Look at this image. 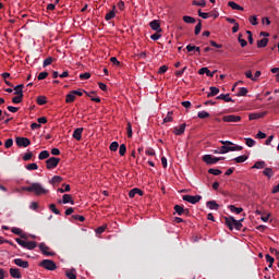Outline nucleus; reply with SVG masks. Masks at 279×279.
<instances>
[{
    "label": "nucleus",
    "instance_id": "nucleus-17",
    "mask_svg": "<svg viewBox=\"0 0 279 279\" xmlns=\"http://www.w3.org/2000/svg\"><path fill=\"white\" fill-rule=\"evenodd\" d=\"M83 132H84V128L75 129L74 132H73V138H75V141H82Z\"/></svg>",
    "mask_w": 279,
    "mask_h": 279
},
{
    "label": "nucleus",
    "instance_id": "nucleus-58",
    "mask_svg": "<svg viewBox=\"0 0 279 279\" xmlns=\"http://www.w3.org/2000/svg\"><path fill=\"white\" fill-rule=\"evenodd\" d=\"M80 80H90V73L85 72L80 74Z\"/></svg>",
    "mask_w": 279,
    "mask_h": 279
},
{
    "label": "nucleus",
    "instance_id": "nucleus-10",
    "mask_svg": "<svg viewBox=\"0 0 279 279\" xmlns=\"http://www.w3.org/2000/svg\"><path fill=\"white\" fill-rule=\"evenodd\" d=\"M222 121L223 123H239V121H241V116H234V114L223 116Z\"/></svg>",
    "mask_w": 279,
    "mask_h": 279
},
{
    "label": "nucleus",
    "instance_id": "nucleus-21",
    "mask_svg": "<svg viewBox=\"0 0 279 279\" xmlns=\"http://www.w3.org/2000/svg\"><path fill=\"white\" fill-rule=\"evenodd\" d=\"M62 204H75V202L73 201V196H71V194H64L62 197Z\"/></svg>",
    "mask_w": 279,
    "mask_h": 279
},
{
    "label": "nucleus",
    "instance_id": "nucleus-60",
    "mask_svg": "<svg viewBox=\"0 0 279 279\" xmlns=\"http://www.w3.org/2000/svg\"><path fill=\"white\" fill-rule=\"evenodd\" d=\"M53 63V58L49 57L44 60V66H49V64Z\"/></svg>",
    "mask_w": 279,
    "mask_h": 279
},
{
    "label": "nucleus",
    "instance_id": "nucleus-44",
    "mask_svg": "<svg viewBox=\"0 0 279 279\" xmlns=\"http://www.w3.org/2000/svg\"><path fill=\"white\" fill-rule=\"evenodd\" d=\"M174 210L177 214H179L180 216L184 215V207L180 206V205H175L174 206Z\"/></svg>",
    "mask_w": 279,
    "mask_h": 279
},
{
    "label": "nucleus",
    "instance_id": "nucleus-11",
    "mask_svg": "<svg viewBox=\"0 0 279 279\" xmlns=\"http://www.w3.org/2000/svg\"><path fill=\"white\" fill-rule=\"evenodd\" d=\"M38 247H39L41 254H44V256H54V253L51 252V248H50L49 246H47V244H45V243L41 242V243L38 245Z\"/></svg>",
    "mask_w": 279,
    "mask_h": 279
},
{
    "label": "nucleus",
    "instance_id": "nucleus-51",
    "mask_svg": "<svg viewBox=\"0 0 279 279\" xmlns=\"http://www.w3.org/2000/svg\"><path fill=\"white\" fill-rule=\"evenodd\" d=\"M12 145H14V140H12V138H9L4 142L5 149H10V147H12Z\"/></svg>",
    "mask_w": 279,
    "mask_h": 279
},
{
    "label": "nucleus",
    "instance_id": "nucleus-20",
    "mask_svg": "<svg viewBox=\"0 0 279 279\" xmlns=\"http://www.w3.org/2000/svg\"><path fill=\"white\" fill-rule=\"evenodd\" d=\"M117 16V5H113L112 10L106 14L105 19L106 21H112Z\"/></svg>",
    "mask_w": 279,
    "mask_h": 279
},
{
    "label": "nucleus",
    "instance_id": "nucleus-56",
    "mask_svg": "<svg viewBox=\"0 0 279 279\" xmlns=\"http://www.w3.org/2000/svg\"><path fill=\"white\" fill-rule=\"evenodd\" d=\"M266 260L269 263L268 267H274V257L269 254L266 255Z\"/></svg>",
    "mask_w": 279,
    "mask_h": 279
},
{
    "label": "nucleus",
    "instance_id": "nucleus-34",
    "mask_svg": "<svg viewBox=\"0 0 279 279\" xmlns=\"http://www.w3.org/2000/svg\"><path fill=\"white\" fill-rule=\"evenodd\" d=\"M38 158L39 160H47V158H49V151L43 150L41 153H39Z\"/></svg>",
    "mask_w": 279,
    "mask_h": 279
},
{
    "label": "nucleus",
    "instance_id": "nucleus-36",
    "mask_svg": "<svg viewBox=\"0 0 279 279\" xmlns=\"http://www.w3.org/2000/svg\"><path fill=\"white\" fill-rule=\"evenodd\" d=\"M233 160L234 162L242 163V162H245V160H247V156L241 155L239 157H235Z\"/></svg>",
    "mask_w": 279,
    "mask_h": 279
},
{
    "label": "nucleus",
    "instance_id": "nucleus-2",
    "mask_svg": "<svg viewBox=\"0 0 279 279\" xmlns=\"http://www.w3.org/2000/svg\"><path fill=\"white\" fill-rule=\"evenodd\" d=\"M221 146L220 147V153L221 154H228L229 151H242L243 150V146H239V145H235V146H232L234 145V143L230 142V141H220Z\"/></svg>",
    "mask_w": 279,
    "mask_h": 279
},
{
    "label": "nucleus",
    "instance_id": "nucleus-29",
    "mask_svg": "<svg viewBox=\"0 0 279 279\" xmlns=\"http://www.w3.org/2000/svg\"><path fill=\"white\" fill-rule=\"evenodd\" d=\"M60 182H62V177H60V175H54L49 181V183L52 185L60 184Z\"/></svg>",
    "mask_w": 279,
    "mask_h": 279
},
{
    "label": "nucleus",
    "instance_id": "nucleus-31",
    "mask_svg": "<svg viewBox=\"0 0 279 279\" xmlns=\"http://www.w3.org/2000/svg\"><path fill=\"white\" fill-rule=\"evenodd\" d=\"M183 21H184V23H187V24H191V25H193V24L196 23L195 17L189 16V15H184V16H183Z\"/></svg>",
    "mask_w": 279,
    "mask_h": 279
},
{
    "label": "nucleus",
    "instance_id": "nucleus-64",
    "mask_svg": "<svg viewBox=\"0 0 279 279\" xmlns=\"http://www.w3.org/2000/svg\"><path fill=\"white\" fill-rule=\"evenodd\" d=\"M202 32V23H198L196 26H195V36H198V34Z\"/></svg>",
    "mask_w": 279,
    "mask_h": 279
},
{
    "label": "nucleus",
    "instance_id": "nucleus-41",
    "mask_svg": "<svg viewBox=\"0 0 279 279\" xmlns=\"http://www.w3.org/2000/svg\"><path fill=\"white\" fill-rule=\"evenodd\" d=\"M198 119H208V117H210V113H208L207 111H199L197 113Z\"/></svg>",
    "mask_w": 279,
    "mask_h": 279
},
{
    "label": "nucleus",
    "instance_id": "nucleus-47",
    "mask_svg": "<svg viewBox=\"0 0 279 279\" xmlns=\"http://www.w3.org/2000/svg\"><path fill=\"white\" fill-rule=\"evenodd\" d=\"M208 173H210L211 175H221V170L215 169V168H210L208 170Z\"/></svg>",
    "mask_w": 279,
    "mask_h": 279
},
{
    "label": "nucleus",
    "instance_id": "nucleus-33",
    "mask_svg": "<svg viewBox=\"0 0 279 279\" xmlns=\"http://www.w3.org/2000/svg\"><path fill=\"white\" fill-rule=\"evenodd\" d=\"M171 121H173V111H169L163 118V123H171Z\"/></svg>",
    "mask_w": 279,
    "mask_h": 279
},
{
    "label": "nucleus",
    "instance_id": "nucleus-57",
    "mask_svg": "<svg viewBox=\"0 0 279 279\" xmlns=\"http://www.w3.org/2000/svg\"><path fill=\"white\" fill-rule=\"evenodd\" d=\"M49 76V73L47 72H40L37 76V80H47V77Z\"/></svg>",
    "mask_w": 279,
    "mask_h": 279
},
{
    "label": "nucleus",
    "instance_id": "nucleus-43",
    "mask_svg": "<svg viewBox=\"0 0 279 279\" xmlns=\"http://www.w3.org/2000/svg\"><path fill=\"white\" fill-rule=\"evenodd\" d=\"M218 99H223V101H227V102H230V101H232V98L230 97V95L229 94H221L219 97H218Z\"/></svg>",
    "mask_w": 279,
    "mask_h": 279
},
{
    "label": "nucleus",
    "instance_id": "nucleus-22",
    "mask_svg": "<svg viewBox=\"0 0 279 279\" xmlns=\"http://www.w3.org/2000/svg\"><path fill=\"white\" fill-rule=\"evenodd\" d=\"M206 206L209 208V210H219V204H217L215 201L207 202Z\"/></svg>",
    "mask_w": 279,
    "mask_h": 279
},
{
    "label": "nucleus",
    "instance_id": "nucleus-16",
    "mask_svg": "<svg viewBox=\"0 0 279 279\" xmlns=\"http://www.w3.org/2000/svg\"><path fill=\"white\" fill-rule=\"evenodd\" d=\"M14 264L17 267H22V269H27V267H29V263L27 260H23L21 258H15Z\"/></svg>",
    "mask_w": 279,
    "mask_h": 279
},
{
    "label": "nucleus",
    "instance_id": "nucleus-26",
    "mask_svg": "<svg viewBox=\"0 0 279 279\" xmlns=\"http://www.w3.org/2000/svg\"><path fill=\"white\" fill-rule=\"evenodd\" d=\"M65 276L69 279H77V275L75 272V269H69L65 271Z\"/></svg>",
    "mask_w": 279,
    "mask_h": 279
},
{
    "label": "nucleus",
    "instance_id": "nucleus-63",
    "mask_svg": "<svg viewBox=\"0 0 279 279\" xmlns=\"http://www.w3.org/2000/svg\"><path fill=\"white\" fill-rule=\"evenodd\" d=\"M146 156H156L154 148H148L145 150Z\"/></svg>",
    "mask_w": 279,
    "mask_h": 279
},
{
    "label": "nucleus",
    "instance_id": "nucleus-12",
    "mask_svg": "<svg viewBox=\"0 0 279 279\" xmlns=\"http://www.w3.org/2000/svg\"><path fill=\"white\" fill-rule=\"evenodd\" d=\"M183 201L184 202H189V204H197L198 202L202 201V196L201 195H183Z\"/></svg>",
    "mask_w": 279,
    "mask_h": 279
},
{
    "label": "nucleus",
    "instance_id": "nucleus-35",
    "mask_svg": "<svg viewBox=\"0 0 279 279\" xmlns=\"http://www.w3.org/2000/svg\"><path fill=\"white\" fill-rule=\"evenodd\" d=\"M264 175H266V178H272L274 177V169L271 168H266L264 171H263Z\"/></svg>",
    "mask_w": 279,
    "mask_h": 279
},
{
    "label": "nucleus",
    "instance_id": "nucleus-45",
    "mask_svg": "<svg viewBox=\"0 0 279 279\" xmlns=\"http://www.w3.org/2000/svg\"><path fill=\"white\" fill-rule=\"evenodd\" d=\"M125 151H128V147L125 146V144H121L119 148L120 156H125Z\"/></svg>",
    "mask_w": 279,
    "mask_h": 279
},
{
    "label": "nucleus",
    "instance_id": "nucleus-19",
    "mask_svg": "<svg viewBox=\"0 0 279 279\" xmlns=\"http://www.w3.org/2000/svg\"><path fill=\"white\" fill-rule=\"evenodd\" d=\"M136 195H140L141 197H143V192L138 187H135L129 192V197L131 199H133V197H136Z\"/></svg>",
    "mask_w": 279,
    "mask_h": 279
},
{
    "label": "nucleus",
    "instance_id": "nucleus-7",
    "mask_svg": "<svg viewBox=\"0 0 279 279\" xmlns=\"http://www.w3.org/2000/svg\"><path fill=\"white\" fill-rule=\"evenodd\" d=\"M203 160L206 165H217L219 160H223V157H213L211 155H204Z\"/></svg>",
    "mask_w": 279,
    "mask_h": 279
},
{
    "label": "nucleus",
    "instance_id": "nucleus-25",
    "mask_svg": "<svg viewBox=\"0 0 279 279\" xmlns=\"http://www.w3.org/2000/svg\"><path fill=\"white\" fill-rule=\"evenodd\" d=\"M229 8H231L232 10H239L240 12H243V7L239 5L236 2L234 1H229L228 2Z\"/></svg>",
    "mask_w": 279,
    "mask_h": 279
},
{
    "label": "nucleus",
    "instance_id": "nucleus-53",
    "mask_svg": "<svg viewBox=\"0 0 279 279\" xmlns=\"http://www.w3.org/2000/svg\"><path fill=\"white\" fill-rule=\"evenodd\" d=\"M126 133H128V137L132 138V123L128 122L126 124Z\"/></svg>",
    "mask_w": 279,
    "mask_h": 279
},
{
    "label": "nucleus",
    "instance_id": "nucleus-54",
    "mask_svg": "<svg viewBox=\"0 0 279 279\" xmlns=\"http://www.w3.org/2000/svg\"><path fill=\"white\" fill-rule=\"evenodd\" d=\"M23 101V96L16 95L12 98V104H21Z\"/></svg>",
    "mask_w": 279,
    "mask_h": 279
},
{
    "label": "nucleus",
    "instance_id": "nucleus-62",
    "mask_svg": "<svg viewBox=\"0 0 279 279\" xmlns=\"http://www.w3.org/2000/svg\"><path fill=\"white\" fill-rule=\"evenodd\" d=\"M29 208L31 210H37L39 208V205L37 202H32Z\"/></svg>",
    "mask_w": 279,
    "mask_h": 279
},
{
    "label": "nucleus",
    "instance_id": "nucleus-23",
    "mask_svg": "<svg viewBox=\"0 0 279 279\" xmlns=\"http://www.w3.org/2000/svg\"><path fill=\"white\" fill-rule=\"evenodd\" d=\"M10 276L11 278L21 279V270H19L17 268H10Z\"/></svg>",
    "mask_w": 279,
    "mask_h": 279
},
{
    "label": "nucleus",
    "instance_id": "nucleus-4",
    "mask_svg": "<svg viewBox=\"0 0 279 279\" xmlns=\"http://www.w3.org/2000/svg\"><path fill=\"white\" fill-rule=\"evenodd\" d=\"M225 223L229 228V230H241L243 228V223H241V220H236L232 217L226 218Z\"/></svg>",
    "mask_w": 279,
    "mask_h": 279
},
{
    "label": "nucleus",
    "instance_id": "nucleus-5",
    "mask_svg": "<svg viewBox=\"0 0 279 279\" xmlns=\"http://www.w3.org/2000/svg\"><path fill=\"white\" fill-rule=\"evenodd\" d=\"M82 95H84V90H82V89H76V90L70 92L65 96V104H73V101H75V97H82Z\"/></svg>",
    "mask_w": 279,
    "mask_h": 279
},
{
    "label": "nucleus",
    "instance_id": "nucleus-1",
    "mask_svg": "<svg viewBox=\"0 0 279 279\" xmlns=\"http://www.w3.org/2000/svg\"><path fill=\"white\" fill-rule=\"evenodd\" d=\"M22 190L26 191L27 193H34V195H37L38 197L49 193V190H47V187L43 186L40 183H32L28 186H24Z\"/></svg>",
    "mask_w": 279,
    "mask_h": 279
},
{
    "label": "nucleus",
    "instance_id": "nucleus-28",
    "mask_svg": "<svg viewBox=\"0 0 279 279\" xmlns=\"http://www.w3.org/2000/svg\"><path fill=\"white\" fill-rule=\"evenodd\" d=\"M23 88H24L23 84H20L17 86H15L14 87V95L23 96Z\"/></svg>",
    "mask_w": 279,
    "mask_h": 279
},
{
    "label": "nucleus",
    "instance_id": "nucleus-15",
    "mask_svg": "<svg viewBox=\"0 0 279 279\" xmlns=\"http://www.w3.org/2000/svg\"><path fill=\"white\" fill-rule=\"evenodd\" d=\"M185 131H186V124H181L174 128L173 134H175V136H182V134H184Z\"/></svg>",
    "mask_w": 279,
    "mask_h": 279
},
{
    "label": "nucleus",
    "instance_id": "nucleus-30",
    "mask_svg": "<svg viewBox=\"0 0 279 279\" xmlns=\"http://www.w3.org/2000/svg\"><path fill=\"white\" fill-rule=\"evenodd\" d=\"M229 210H230L231 213H234L235 215H241V211L243 210V208L236 207V206H234V205H230V206H229Z\"/></svg>",
    "mask_w": 279,
    "mask_h": 279
},
{
    "label": "nucleus",
    "instance_id": "nucleus-3",
    "mask_svg": "<svg viewBox=\"0 0 279 279\" xmlns=\"http://www.w3.org/2000/svg\"><path fill=\"white\" fill-rule=\"evenodd\" d=\"M15 242L23 247L24 250H36V247L38 246V244L36 243V241H28L27 239H21V238H16Z\"/></svg>",
    "mask_w": 279,
    "mask_h": 279
},
{
    "label": "nucleus",
    "instance_id": "nucleus-39",
    "mask_svg": "<svg viewBox=\"0 0 279 279\" xmlns=\"http://www.w3.org/2000/svg\"><path fill=\"white\" fill-rule=\"evenodd\" d=\"M37 104L38 106H45V104H47V97L45 96L37 97Z\"/></svg>",
    "mask_w": 279,
    "mask_h": 279
},
{
    "label": "nucleus",
    "instance_id": "nucleus-13",
    "mask_svg": "<svg viewBox=\"0 0 279 279\" xmlns=\"http://www.w3.org/2000/svg\"><path fill=\"white\" fill-rule=\"evenodd\" d=\"M11 232L13 234H16L17 236H21L20 239H29V235H27V233L23 232V229H21V228L13 227L11 229Z\"/></svg>",
    "mask_w": 279,
    "mask_h": 279
},
{
    "label": "nucleus",
    "instance_id": "nucleus-50",
    "mask_svg": "<svg viewBox=\"0 0 279 279\" xmlns=\"http://www.w3.org/2000/svg\"><path fill=\"white\" fill-rule=\"evenodd\" d=\"M247 95V88L241 87L238 93V97H245Z\"/></svg>",
    "mask_w": 279,
    "mask_h": 279
},
{
    "label": "nucleus",
    "instance_id": "nucleus-42",
    "mask_svg": "<svg viewBox=\"0 0 279 279\" xmlns=\"http://www.w3.org/2000/svg\"><path fill=\"white\" fill-rule=\"evenodd\" d=\"M26 169H27V171H36V170H38V165L37 163H28L26 166Z\"/></svg>",
    "mask_w": 279,
    "mask_h": 279
},
{
    "label": "nucleus",
    "instance_id": "nucleus-14",
    "mask_svg": "<svg viewBox=\"0 0 279 279\" xmlns=\"http://www.w3.org/2000/svg\"><path fill=\"white\" fill-rule=\"evenodd\" d=\"M215 73H217V70L210 72L208 68H202L198 70V75H207V77H215Z\"/></svg>",
    "mask_w": 279,
    "mask_h": 279
},
{
    "label": "nucleus",
    "instance_id": "nucleus-27",
    "mask_svg": "<svg viewBox=\"0 0 279 279\" xmlns=\"http://www.w3.org/2000/svg\"><path fill=\"white\" fill-rule=\"evenodd\" d=\"M268 43H269V39H267V38H263V39L258 40L257 41L258 49L265 48L268 45Z\"/></svg>",
    "mask_w": 279,
    "mask_h": 279
},
{
    "label": "nucleus",
    "instance_id": "nucleus-46",
    "mask_svg": "<svg viewBox=\"0 0 279 279\" xmlns=\"http://www.w3.org/2000/svg\"><path fill=\"white\" fill-rule=\"evenodd\" d=\"M110 151H117L119 149V142H112L109 146Z\"/></svg>",
    "mask_w": 279,
    "mask_h": 279
},
{
    "label": "nucleus",
    "instance_id": "nucleus-49",
    "mask_svg": "<svg viewBox=\"0 0 279 279\" xmlns=\"http://www.w3.org/2000/svg\"><path fill=\"white\" fill-rule=\"evenodd\" d=\"M245 144L247 145V147H254V145H256V141L247 137L245 138Z\"/></svg>",
    "mask_w": 279,
    "mask_h": 279
},
{
    "label": "nucleus",
    "instance_id": "nucleus-9",
    "mask_svg": "<svg viewBox=\"0 0 279 279\" xmlns=\"http://www.w3.org/2000/svg\"><path fill=\"white\" fill-rule=\"evenodd\" d=\"M15 143L17 147H29L32 145V141L27 137H16Z\"/></svg>",
    "mask_w": 279,
    "mask_h": 279
},
{
    "label": "nucleus",
    "instance_id": "nucleus-24",
    "mask_svg": "<svg viewBox=\"0 0 279 279\" xmlns=\"http://www.w3.org/2000/svg\"><path fill=\"white\" fill-rule=\"evenodd\" d=\"M150 28L154 29V32H162V29H160V22L154 20L153 22H150Z\"/></svg>",
    "mask_w": 279,
    "mask_h": 279
},
{
    "label": "nucleus",
    "instance_id": "nucleus-61",
    "mask_svg": "<svg viewBox=\"0 0 279 279\" xmlns=\"http://www.w3.org/2000/svg\"><path fill=\"white\" fill-rule=\"evenodd\" d=\"M198 16H201V19H209L210 13H204L202 10H198Z\"/></svg>",
    "mask_w": 279,
    "mask_h": 279
},
{
    "label": "nucleus",
    "instance_id": "nucleus-52",
    "mask_svg": "<svg viewBox=\"0 0 279 279\" xmlns=\"http://www.w3.org/2000/svg\"><path fill=\"white\" fill-rule=\"evenodd\" d=\"M248 21H250L251 25H258V17H256V15L250 16Z\"/></svg>",
    "mask_w": 279,
    "mask_h": 279
},
{
    "label": "nucleus",
    "instance_id": "nucleus-37",
    "mask_svg": "<svg viewBox=\"0 0 279 279\" xmlns=\"http://www.w3.org/2000/svg\"><path fill=\"white\" fill-rule=\"evenodd\" d=\"M252 169H265V161H256Z\"/></svg>",
    "mask_w": 279,
    "mask_h": 279
},
{
    "label": "nucleus",
    "instance_id": "nucleus-48",
    "mask_svg": "<svg viewBox=\"0 0 279 279\" xmlns=\"http://www.w3.org/2000/svg\"><path fill=\"white\" fill-rule=\"evenodd\" d=\"M49 210H51V213H53L54 215H60V210L56 207V204H50Z\"/></svg>",
    "mask_w": 279,
    "mask_h": 279
},
{
    "label": "nucleus",
    "instance_id": "nucleus-40",
    "mask_svg": "<svg viewBox=\"0 0 279 279\" xmlns=\"http://www.w3.org/2000/svg\"><path fill=\"white\" fill-rule=\"evenodd\" d=\"M32 158H34V154L32 151L25 153L24 156L22 157V159L27 162L28 160H31Z\"/></svg>",
    "mask_w": 279,
    "mask_h": 279
},
{
    "label": "nucleus",
    "instance_id": "nucleus-8",
    "mask_svg": "<svg viewBox=\"0 0 279 279\" xmlns=\"http://www.w3.org/2000/svg\"><path fill=\"white\" fill-rule=\"evenodd\" d=\"M58 165H60V158L58 157H51L46 161V168L49 170L56 169Z\"/></svg>",
    "mask_w": 279,
    "mask_h": 279
},
{
    "label": "nucleus",
    "instance_id": "nucleus-18",
    "mask_svg": "<svg viewBox=\"0 0 279 279\" xmlns=\"http://www.w3.org/2000/svg\"><path fill=\"white\" fill-rule=\"evenodd\" d=\"M265 117V112H253L248 114L250 121H256V119H263Z\"/></svg>",
    "mask_w": 279,
    "mask_h": 279
},
{
    "label": "nucleus",
    "instance_id": "nucleus-6",
    "mask_svg": "<svg viewBox=\"0 0 279 279\" xmlns=\"http://www.w3.org/2000/svg\"><path fill=\"white\" fill-rule=\"evenodd\" d=\"M39 266L44 267V269H47L48 271H56V269H58V266L51 259H44L40 262Z\"/></svg>",
    "mask_w": 279,
    "mask_h": 279
},
{
    "label": "nucleus",
    "instance_id": "nucleus-59",
    "mask_svg": "<svg viewBox=\"0 0 279 279\" xmlns=\"http://www.w3.org/2000/svg\"><path fill=\"white\" fill-rule=\"evenodd\" d=\"M166 71H169V66L161 65L158 70L159 75H162Z\"/></svg>",
    "mask_w": 279,
    "mask_h": 279
},
{
    "label": "nucleus",
    "instance_id": "nucleus-55",
    "mask_svg": "<svg viewBox=\"0 0 279 279\" xmlns=\"http://www.w3.org/2000/svg\"><path fill=\"white\" fill-rule=\"evenodd\" d=\"M210 97H215L216 95H219V88L217 87H210Z\"/></svg>",
    "mask_w": 279,
    "mask_h": 279
},
{
    "label": "nucleus",
    "instance_id": "nucleus-32",
    "mask_svg": "<svg viewBox=\"0 0 279 279\" xmlns=\"http://www.w3.org/2000/svg\"><path fill=\"white\" fill-rule=\"evenodd\" d=\"M106 230H108V225H102L100 227H98L95 232L96 234H104L106 232Z\"/></svg>",
    "mask_w": 279,
    "mask_h": 279
},
{
    "label": "nucleus",
    "instance_id": "nucleus-38",
    "mask_svg": "<svg viewBox=\"0 0 279 279\" xmlns=\"http://www.w3.org/2000/svg\"><path fill=\"white\" fill-rule=\"evenodd\" d=\"M192 5H198L199 8H206V0H201V1L194 0L192 2Z\"/></svg>",
    "mask_w": 279,
    "mask_h": 279
}]
</instances>
